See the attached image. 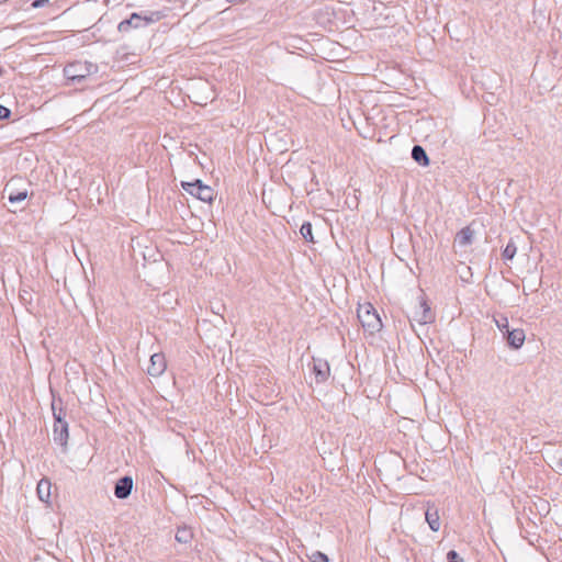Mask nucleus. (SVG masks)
<instances>
[{
	"label": "nucleus",
	"mask_w": 562,
	"mask_h": 562,
	"mask_svg": "<svg viewBox=\"0 0 562 562\" xmlns=\"http://www.w3.org/2000/svg\"><path fill=\"white\" fill-rule=\"evenodd\" d=\"M313 373L316 383H324L330 374V368L326 360L321 358H313Z\"/></svg>",
	"instance_id": "obj_7"
},
{
	"label": "nucleus",
	"mask_w": 562,
	"mask_h": 562,
	"mask_svg": "<svg viewBox=\"0 0 562 562\" xmlns=\"http://www.w3.org/2000/svg\"><path fill=\"white\" fill-rule=\"evenodd\" d=\"M357 316L364 331L370 336H374L383 327L381 316L371 303L359 305Z\"/></svg>",
	"instance_id": "obj_1"
},
{
	"label": "nucleus",
	"mask_w": 562,
	"mask_h": 562,
	"mask_svg": "<svg viewBox=\"0 0 562 562\" xmlns=\"http://www.w3.org/2000/svg\"><path fill=\"white\" fill-rule=\"evenodd\" d=\"M412 158L418 162L420 166H428L429 165V158L425 151V149L419 146L415 145L412 149Z\"/></svg>",
	"instance_id": "obj_15"
},
{
	"label": "nucleus",
	"mask_w": 562,
	"mask_h": 562,
	"mask_svg": "<svg viewBox=\"0 0 562 562\" xmlns=\"http://www.w3.org/2000/svg\"><path fill=\"white\" fill-rule=\"evenodd\" d=\"M516 251V245L513 241H509L503 250V258L506 260H512L515 257Z\"/></svg>",
	"instance_id": "obj_20"
},
{
	"label": "nucleus",
	"mask_w": 562,
	"mask_h": 562,
	"mask_svg": "<svg viewBox=\"0 0 562 562\" xmlns=\"http://www.w3.org/2000/svg\"><path fill=\"white\" fill-rule=\"evenodd\" d=\"M312 560H313V562H329L328 557L321 551L314 552L312 554Z\"/></svg>",
	"instance_id": "obj_22"
},
{
	"label": "nucleus",
	"mask_w": 562,
	"mask_h": 562,
	"mask_svg": "<svg viewBox=\"0 0 562 562\" xmlns=\"http://www.w3.org/2000/svg\"><path fill=\"white\" fill-rule=\"evenodd\" d=\"M11 115L10 109L0 104V120H8Z\"/></svg>",
	"instance_id": "obj_24"
},
{
	"label": "nucleus",
	"mask_w": 562,
	"mask_h": 562,
	"mask_svg": "<svg viewBox=\"0 0 562 562\" xmlns=\"http://www.w3.org/2000/svg\"><path fill=\"white\" fill-rule=\"evenodd\" d=\"M525 338H526V336H525V331L522 329H520V328L513 329V330L507 329L506 340L512 348H514V349L520 348L525 342Z\"/></svg>",
	"instance_id": "obj_11"
},
{
	"label": "nucleus",
	"mask_w": 562,
	"mask_h": 562,
	"mask_svg": "<svg viewBox=\"0 0 562 562\" xmlns=\"http://www.w3.org/2000/svg\"><path fill=\"white\" fill-rule=\"evenodd\" d=\"M48 2H49V0H33V2L31 3V7L33 9H40V8L45 7Z\"/></svg>",
	"instance_id": "obj_25"
},
{
	"label": "nucleus",
	"mask_w": 562,
	"mask_h": 562,
	"mask_svg": "<svg viewBox=\"0 0 562 562\" xmlns=\"http://www.w3.org/2000/svg\"><path fill=\"white\" fill-rule=\"evenodd\" d=\"M53 435L54 441L60 445L63 450L66 451L69 438L68 423L54 424Z\"/></svg>",
	"instance_id": "obj_8"
},
{
	"label": "nucleus",
	"mask_w": 562,
	"mask_h": 562,
	"mask_svg": "<svg viewBox=\"0 0 562 562\" xmlns=\"http://www.w3.org/2000/svg\"><path fill=\"white\" fill-rule=\"evenodd\" d=\"M52 411L54 416V424L66 423V411L63 407L61 398L53 400Z\"/></svg>",
	"instance_id": "obj_14"
},
{
	"label": "nucleus",
	"mask_w": 562,
	"mask_h": 562,
	"mask_svg": "<svg viewBox=\"0 0 562 562\" xmlns=\"http://www.w3.org/2000/svg\"><path fill=\"white\" fill-rule=\"evenodd\" d=\"M98 66L87 60H76L65 66L64 75L72 83H80L87 77L95 74Z\"/></svg>",
	"instance_id": "obj_2"
},
{
	"label": "nucleus",
	"mask_w": 562,
	"mask_h": 562,
	"mask_svg": "<svg viewBox=\"0 0 562 562\" xmlns=\"http://www.w3.org/2000/svg\"><path fill=\"white\" fill-rule=\"evenodd\" d=\"M474 238V231L470 226L463 227L454 238V247L465 248L470 246Z\"/></svg>",
	"instance_id": "obj_10"
},
{
	"label": "nucleus",
	"mask_w": 562,
	"mask_h": 562,
	"mask_svg": "<svg viewBox=\"0 0 562 562\" xmlns=\"http://www.w3.org/2000/svg\"><path fill=\"white\" fill-rule=\"evenodd\" d=\"M548 464L557 472H562V449L550 450L546 454Z\"/></svg>",
	"instance_id": "obj_12"
},
{
	"label": "nucleus",
	"mask_w": 562,
	"mask_h": 562,
	"mask_svg": "<svg viewBox=\"0 0 562 562\" xmlns=\"http://www.w3.org/2000/svg\"><path fill=\"white\" fill-rule=\"evenodd\" d=\"M181 187L189 194L195 196L202 202L212 203L215 198V192L210 186L203 184L200 179H195L192 182L182 181Z\"/></svg>",
	"instance_id": "obj_4"
},
{
	"label": "nucleus",
	"mask_w": 562,
	"mask_h": 562,
	"mask_svg": "<svg viewBox=\"0 0 562 562\" xmlns=\"http://www.w3.org/2000/svg\"><path fill=\"white\" fill-rule=\"evenodd\" d=\"M27 198V191H18V192H10L8 195V200L10 203H19L24 201Z\"/></svg>",
	"instance_id": "obj_19"
},
{
	"label": "nucleus",
	"mask_w": 562,
	"mask_h": 562,
	"mask_svg": "<svg viewBox=\"0 0 562 562\" xmlns=\"http://www.w3.org/2000/svg\"><path fill=\"white\" fill-rule=\"evenodd\" d=\"M50 490H52V483L48 479L44 477L42 480H40V482L37 483V495H38V498L48 504L49 501H50Z\"/></svg>",
	"instance_id": "obj_13"
},
{
	"label": "nucleus",
	"mask_w": 562,
	"mask_h": 562,
	"mask_svg": "<svg viewBox=\"0 0 562 562\" xmlns=\"http://www.w3.org/2000/svg\"><path fill=\"white\" fill-rule=\"evenodd\" d=\"M192 538V533L188 528H179L176 533V540L180 543H188Z\"/></svg>",
	"instance_id": "obj_18"
},
{
	"label": "nucleus",
	"mask_w": 562,
	"mask_h": 562,
	"mask_svg": "<svg viewBox=\"0 0 562 562\" xmlns=\"http://www.w3.org/2000/svg\"><path fill=\"white\" fill-rule=\"evenodd\" d=\"M162 18L160 12H151L150 14H142L134 12L128 19L121 21L117 25L120 33H127L132 29H139L147 26L150 23L157 22Z\"/></svg>",
	"instance_id": "obj_3"
},
{
	"label": "nucleus",
	"mask_w": 562,
	"mask_h": 562,
	"mask_svg": "<svg viewBox=\"0 0 562 562\" xmlns=\"http://www.w3.org/2000/svg\"><path fill=\"white\" fill-rule=\"evenodd\" d=\"M409 319L412 324L427 325L435 321V313L426 302L423 295L418 297V302L411 311Z\"/></svg>",
	"instance_id": "obj_5"
},
{
	"label": "nucleus",
	"mask_w": 562,
	"mask_h": 562,
	"mask_svg": "<svg viewBox=\"0 0 562 562\" xmlns=\"http://www.w3.org/2000/svg\"><path fill=\"white\" fill-rule=\"evenodd\" d=\"M166 370V360L162 353H154L150 357V364L147 372L151 376H159Z\"/></svg>",
	"instance_id": "obj_9"
},
{
	"label": "nucleus",
	"mask_w": 562,
	"mask_h": 562,
	"mask_svg": "<svg viewBox=\"0 0 562 562\" xmlns=\"http://www.w3.org/2000/svg\"><path fill=\"white\" fill-rule=\"evenodd\" d=\"M425 516H426V521L429 525V528L432 531H438L440 529V518H439L437 509L432 510V509L428 508Z\"/></svg>",
	"instance_id": "obj_16"
},
{
	"label": "nucleus",
	"mask_w": 562,
	"mask_h": 562,
	"mask_svg": "<svg viewBox=\"0 0 562 562\" xmlns=\"http://www.w3.org/2000/svg\"><path fill=\"white\" fill-rule=\"evenodd\" d=\"M133 490V477L130 475H124L120 477L114 486V495L119 499L127 498Z\"/></svg>",
	"instance_id": "obj_6"
},
{
	"label": "nucleus",
	"mask_w": 562,
	"mask_h": 562,
	"mask_svg": "<svg viewBox=\"0 0 562 562\" xmlns=\"http://www.w3.org/2000/svg\"><path fill=\"white\" fill-rule=\"evenodd\" d=\"M494 322L499 330H502V331L505 330L507 333V329H509L508 328V318L506 316L499 315L497 317H494Z\"/></svg>",
	"instance_id": "obj_21"
},
{
	"label": "nucleus",
	"mask_w": 562,
	"mask_h": 562,
	"mask_svg": "<svg viewBox=\"0 0 562 562\" xmlns=\"http://www.w3.org/2000/svg\"><path fill=\"white\" fill-rule=\"evenodd\" d=\"M447 559L448 562H463V559L454 550L447 553Z\"/></svg>",
	"instance_id": "obj_23"
},
{
	"label": "nucleus",
	"mask_w": 562,
	"mask_h": 562,
	"mask_svg": "<svg viewBox=\"0 0 562 562\" xmlns=\"http://www.w3.org/2000/svg\"><path fill=\"white\" fill-rule=\"evenodd\" d=\"M300 233L304 240L308 243H314V236H313V227L310 222H304L300 228Z\"/></svg>",
	"instance_id": "obj_17"
}]
</instances>
